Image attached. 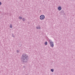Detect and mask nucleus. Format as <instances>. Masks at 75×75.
I'll list each match as a JSON object with an SVG mask.
<instances>
[{"mask_svg": "<svg viewBox=\"0 0 75 75\" xmlns=\"http://www.w3.org/2000/svg\"><path fill=\"white\" fill-rule=\"evenodd\" d=\"M28 56L25 54H23L22 55L21 60L23 63H27L28 61Z\"/></svg>", "mask_w": 75, "mask_h": 75, "instance_id": "1", "label": "nucleus"}, {"mask_svg": "<svg viewBox=\"0 0 75 75\" xmlns=\"http://www.w3.org/2000/svg\"><path fill=\"white\" fill-rule=\"evenodd\" d=\"M40 19L41 20H44L45 19V16L44 15H41L40 16Z\"/></svg>", "mask_w": 75, "mask_h": 75, "instance_id": "2", "label": "nucleus"}, {"mask_svg": "<svg viewBox=\"0 0 75 75\" xmlns=\"http://www.w3.org/2000/svg\"><path fill=\"white\" fill-rule=\"evenodd\" d=\"M49 44L51 47H54V42H53L52 43L50 42Z\"/></svg>", "mask_w": 75, "mask_h": 75, "instance_id": "3", "label": "nucleus"}, {"mask_svg": "<svg viewBox=\"0 0 75 75\" xmlns=\"http://www.w3.org/2000/svg\"><path fill=\"white\" fill-rule=\"evenodd\" d=\"M60 13L61 15L64 14V11H61L60 12Z\"/></svg>", "mask_w": 75, "mask_h": 75, "instance_id": "4", "label": "nucleus"}, {"mask_svg": "<svg viewBox=\"0 0 75 75\" xmlns=\"http://www.w3.org/2000/svg\"><path fill=\"white\" fill-rule=\"evenodd\" d=\"M57 9L59 11H60V10H61L62 9V8H61V7L59 6V7H58Z\"/></svg>", "mask_w": 75, "mask_h": 75, "instance_id": "5", "label": "nucleus"}, {"mask_svg": "<svg viewBox=\"0 0 75 75\" xmlns=\"http://www.w3.org/2000/svg\"><path fill=\"white\" fill-rule=\"evenodd\" d=\"M52 42V41L51 40H49V44H50V43H52V42Z\"/></svg>", "mask_w": 75, "mask_h": 75, "instance_id": "6", "label": "nucleus"}, {"mask_svg": "<svg viewBox=\"0 0 75 75\" xmlns=\"http://www.w3.org/2000/svg\"><path fill=\"white\" fill-rule=\"evenodd\" d=\"M45 45H47V44H48V42H45Z\"/></svg>", "mask_w": 75, "mask_h": 75, "instance_id": "7", "label": "nucleus"}, {"mask_svg": "<svg viewBox=\"0 0 75 75\" xmlns=\"http://www.w3.org/2000/svg\"><path fill=\"white\" fill-rule=\"evenodd\" d=\"M22 20H23V21H25V19L23 18L22 19Z\"/></svg>", "mask_w": 75, "mask_h": 75, "instance_id": "8", "label": "nucleus"}, {"mask_svg": "<svg viewBox=\"0 0 75 75\" xmlns=\"http://www.w3.org/2000/svg\"><path fill=\"white\" fill-rule=\"evenodd\" d=\"M54 69H51V72H54Z\"/></svg>", "mask_w": 75, "mask_h": 75, "instance_id": "9", "label": "nucleus"}, {"mask_svg": "<svg viewBox=\"0 0 75 75\" xmlns=\"http://www.w3.org/2000/svg\"><path fill=\"white\" fill-rule=\"evenodd\" d=\"M37 29H40V27L38 26L36 27Z\"/></svg>", "mask_w": 75, "mask_h": 75, "instance_id": "10", "label": "nucleus"}, {"mask_svg": "<svg viewBox=\"0 0 75 75\" xmlns=\"http://www.w3.org/2000/svg\"><path fill=\"white\" fill-rule=\"evenodd\" d=\"M19 18L20 19V20H21V19H22V17H21V16H20Z\"/></svg>", "mask_w": 75, "mask_h": 75, "instance_id": "11", "label": "nucleus"}, {"mask_svg": "<svg viewBox=\"0 0 75 75\" xmlns=\"http://www.w3.org/2000/svg\"><path fill=\"white\" fill-rule=\"evenodd\" d=\"M10 28H13V26H12V25H11V24L10 25Z\"/></svg>", "mask_w": 75, "mask_h": 75, "instance_id": "12", "label": "nucleus"}, {"mask_svg": "<svg viewBox=\"0 0 75 75\" xmlns=\"http://www.w3.org/2000/svg\"><path fill=\"white\" fill-rule=\"evenodd\" d=\"M12 37H14V35H13V34H12Z\"/></svg>", "mask_w": 75, "mask_h": 75, "instance_id": "13", "label": "nucleus"}, {"mask_svg": "<svg viewBox=\"0 0 75 75\" xmlns=\"http://www.w3.org/2000/svg\"><path fill=\"white\" fill-rule=\"evenodd\" d=\"M17 52L18 53L19 52V50H17Z\"/></svg>", "mask_w": 75, "mask_h": 75, "instance_id": "14", "label": "nucleus"}, {"mask_svg": "<svg viewBox=\"0 0 75 75\" xmlns=\"http://www.w3.org/2000/svg\"><path fill=\"white\" fill-rule=\"evenodd\" d=\"M1 2H0V6H1Z\"/></svg>", "mask_w": 75, "mask_h": 75, "instance_id": "15", "label": "nucleus"}, {"mask_svg": "<svg viewBox=\"0 0 75 75\" xmlns=\"http://www.w3.org/2000/svg\"><path fill=\"white\" fill-rule=\"evenodd\" d=\"M23 68H25V66H23Z\"/></svg>", "mask_w": 75, "mask_h": 75, "instance_id": "16", "label": "nucleus"}]
</instances>
